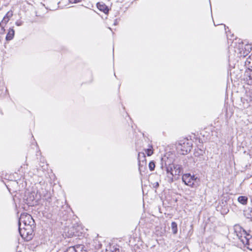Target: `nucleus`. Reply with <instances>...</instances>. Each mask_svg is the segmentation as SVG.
Returning a JSON list of instances; mask_svg holds the SVG:
<instances>
[{
	"label": "nucleus",
	"instance_id": "obj_12",
	"mask_svg": "<svg viewBox=\"0 0 252 252\" xmlns=\"http://www.w3.org/2000/svg\"><path fill=\"white\" fill-rule=\"evenodd\" d=\"M15 31L13 28H9L6 34L5 39L6 40L9 41L12 39L14 36Z\"/></svg>",
	"mask_w": 252,
	"mask_h": 252
},
{
	"label": "nucleus",
	"instance_id": "obj_9",
	"mask_svg": "<svg viewBox=\"0 0 252 252\" xmlns=\"http://www.w3.org/2000/svg\"><path fill=\"white\" fill-rule=\"evenodd\" d=\"M234 229V232L238 238L242 237V236L246 235L247 233L240 225L238 224L235 225Z\"/></svg>",
	"mask_w": 252,
	"mask_h": 252
},
{
	"label": "nucleus",
	"instance_id": "obj_18",
	"mask_svg": "<svg viewBox=\"0 0 252 252\" xmlns=\"http://www.w3.org/2000/svg\"><path fill=\"white\" fill-rule=\"evenodd\" d=\"M171 229L174 234H176L178 232L177 224L176 222L173 221L171 223Z\"/></svg>",
	"mask_w": 252,
	"mask_h": 252
},
{
	"label": "nucleus",
	"instance_id": "obj_23",
	"mask_svg": "<svg viewBox=\"0 0 252 252\" xmlns=\"http://www.w3.org/2000/svg\"><path fill=\"white\" fill-rule=\"evenodd\" d=\"M71 3H78L80 2L82 0H69Z\"/></svg>",
	"mask_w": 252,
	"mask_h": 252
},
{
	"label": "nucleus",
	"instance_id": "obj_17",
	"mask_svg": "<svg viewBox=\"0 0 252 252\" xmlns=\"http://www.w3.org/2000/svg\"><path fill=\"white\" fill-rule=\"evenodd\" d=\"M238 200L240 203L245 205L247 203L248 198L245 196H240L238 197Z\"/></svg>",
	"mask_w": 252,
	"mask_h": 252
},
{
	"label": "nucleus",
	"instance_id": "obj_21",
	"mask_svg": "<svg viewBox=\"0 0 252 252\" xmlns=\"http://www.w3.org/2000/svg\"><path fill=\"white\" fill-rule=\"evenodd\" d=\"M5 32V29L3 26H2L0 23V34H4Z\"/></svg>",
	"mask_w": 252,
	"mask_h": 252
},
{
	"label": "nucleus",
	"instance_id": "obj_24",
	"mask_svg": "<svg viewBox=\"0 0 252 252\" xmlns=\"http://www.w3.org/2000/svg\"><path fill=\"white\" fill-rule=\"evenodd\" d=\"M93 241H94V244L96 243L97 242H98L97 239H94Z\"/></svg>",
	"mask_w": 252,
	"mask_h": 252
},
{
	"label": "nucleus",
	"instance_id": "obj_6",
	"mask_svg": "<svg viewBox=\"0 0 252 252\" xmlns=\"http://www.w3.org/2000/svg\"><path fill=\"white\" fill-rule=\"evenodd\" d=\"M167 174H170L172 177L179 176L181 173L182 168L177 165L169 164L166 168Z\"/></svg>",
	"mask_w": 252,
	"mask_h": 252
},
{
	"label": "nucleus",
	"instance_id": "obj_4",
	"mask_svg": "<svg viewBox=\"0 0 252 252\" xmlns=\"http://www.w3.org/2000/svg\"><path fill=\"white\" fill-rule=\"evenodd\" d=\"M22 223H23L22 226H35L34 220L32 216L27 213H24L21 215L19 220V226H21Z\"/></svg>",
	"mask_w": 252,
	"mask_h": 252
},
{
	"label": "nucleus",
	"instance_id": "obj_15",
	"mask_svg": "<svg viewBox=\"0 0 252 252\" xmlns=\"http://www.w3.org/2000/svg\"><path fill=\"white\" fill-rule=\"evenodd\" d=\"M245 64L248 66V68L252 69V54L247 58Z\"/></svg>",
	"mask_w": 252,
	"mask_h": 252
},
{
	"label": "nucleus",
	"instance_id": "obj_8",
	"mask_svg": "<svg viewBox=\"0 0 252 252\" xmlns=\"http://www.w3.org/2000/svg\"><path fill=\"white\" fill-rule=\"evenodd\" d=\"M244 79L247 84L252 86V69L247 68L245 70Z\"/></svg>",
	"mask_w": 252,
	"mask_h": 252
},
{
	"label": "nucleus",
	"instance_id": "obj_3",
	"mask_svg": "<svg viewBox=\"0 0 252 252\" xmlns=\"http://www.w3.org/2000/svg\"><path fill=\"white\" fill-rule=\"evenodd\" d=\"M34 227L35 226H19V231L20 235L26 241H29L32 238Z\"/></svg>",
	"mask_w": 252,
	"mask_h": 252
},
{
	"label": "nucleus",
	"instance_id": "obj_20",
	"mask_svg": "<svg viewBox=\"0 0 252 252\" xmlns=\"http://www.w3.org/2000/svg\"><path fill=\"white\" fill-rule=\"evenodd\" d=\"M65 252H77V250L75 247H71L67 249Z\"/></svg>",
	"mask_w": 252,
	"mask_h": 252
},
{
	"label": "nucleus",
	"instance_id": "obj_19",
	"mask_svg": "<svg viewBox=\"0 0 252 252\" xmlns=\"http://www.w3.org/2000/svg\"><path fill=\"white\" fill-rule=\"evenodd\" d=\"M149 168L151 171L154 170L155 168V163L154 161H151L149 162Z\"/></svg>",
	"mask_w": 252,
	"mask_h": 252
},
{
	"label": "nucleus",
	"instance_id": "obj_7",
	"mask_svg": "<svg viewBox=\"0 0 252 252\" xmlns=\"http://www.w3.org/2000/svg\"><path fill=\"white\" fill-rule=\"evenodd\" d=\"M239 239L248 249L252 250V237L251 235L247 233Z\"/></svg>",
	"mask_w": 252,
	"mask_h": 252
},
{
	"label": "nucleus",
	"instance_id": "obj_14",
	"mask_svg": "<svg viewBox=\"0 0 252 252\" xmlns=\"http://www.w3.org/2000/svg\"><path fill=\"white\" fill-rule=\"evenodd\" d=\"M154 151L153 147L152 145H149L148 148L145 149V152L148 157L151 156L154 154Z\"/></svg>",
	"mask_w": 252,
	"mask_h": 252
},
{
	"label": "nucleus",
	"instance_id": "obj_2",
	"mask_svg": "<svg viewBox=\"0 0 252 252\" xmlns=\"http://www.w3.org/2000/svg\"><path fill=\"white\" fill-rule=\"evenodd\" d=\"M252 46L250 44H244L243 42H239L236 45L235 52L237 53L240 57H245L252 51Z\"/></svg>",
	"mask_w": 252,
	"mask_h": 252
},
{
	"label": "nucleus",
	"instance_id": "obj_13",
	"mask_svg": "<svg viewBox=\"0 0 252 252\" xmlns=\"http://www.w3.org/2000/svg\"><path fill=\"white\" fill-rule=\"evenodd\" d=\"M138 159L139 160V165H140L141 162H142L144 164L145 166H146L147 160L144 153H139L138 155Z\"/></svg>",
	"mask_w": 252,
	"mask_h": 252
},
{
	"label": "nucleus",
	"instance_id": "obj_11",
	"mask_svg": "<svg viewBox=\"0 0 252 252\" xmlns=\"http://www.w3.org/2000/svg\"><path fill=\"white\" fill-rule=\"evenodd\" d=\"M97 8L105 14H107L109 12L108 6L103 2H97L96 4Z\"/></svg>",
	"mask_w": 252,
	"mask_h": 252
},
{
	"label": "nucleus",
	"instance_id": "obj_22",
	"mask_svg": "<svg viewBox=\"0 0 252 252\" xmlns=\"http://www.w3.org/2000/svg\"><path fill=\"white\" fill-rule=\"evenodd\" d=\"M94 246L97 249H100L102 247V244L101 243L96 244Z\"/></svg>",
	"mask_w": 252,
	"mask_h": 252
},
{
	"label": "nucleus",
	"instance_id": "obj_5",
	"mask_svg": "<svg viewBox=\"0 0 252 252\" xmlns=\"http://www.w3.org/2000/svg\"><path fill=\"white\" fill-rule=\"evenodd\" d=\"M197 177L194 175H191L190 173H185L182 176V181L185 185L191 188L196 187L197 184H196Z\"/></svg>",
	"mask_w": 252,
	"mask_h": 252
},
{
	"label": "nucleus",
	"instance_id": "obj_1",
	"mask_svg": "<svg viewBox=\"0 0 252 252\" xmlns=\"http://www.w3.org/2000/svg\"><path fill=\"white\" fill-rule=\"evenodd\" d=\"M192 147L191 141L187 138L179 141L178 149L181 154L185 155L189 153Z\"/></svg>",
	"mask_w": 252,
	"mask_h": 252
},
{
	"label": "nucleus",
	"instance_id": "obj_16",
	"mask_svg": "<svg viewBox=\"0 0 252 252\" xmlns=\"http://www.w3.org/2000/svg\"><path fill=\"white\" fill-rule=\"evenodd\" d=\"M13 14L12 12L8 11L5 16L3 17V20L2 21V22H4L5 24L8 22L9 20V18L12 17Z\"/></svg>",
	"mask_w": 252,
	"mask_h": 252
},
{
	"label": "nucleus",
	"instance_id": "obj_10",
	"mask_svg": "<svg viewBox=\"0 0 252 252\" xmlns=\"http://www.w3.org/2000/svg\"><path fill=\"white\" fill-rule=\"evenodd\" d=\"M105 252H121V251L117 245L109 244L106 247Z\"/></svg>",
	"mask_w": 252,
	"mask_h": 252
}]
</instances>
